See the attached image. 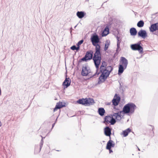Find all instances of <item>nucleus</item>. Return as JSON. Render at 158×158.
Returning <instances> with one entry per match:
<instances>
[{
  "instance_id": "1",
  "label": "nucleus",
  "mask_w": 158,
  "mask_h": 158,
  "mask_svg": "<svg viewBox=\"0 0 158 158\" xmlns=\"http://www.w3.org/2000/svg\"><path fill=\"white\" fill-rule=\"evenodd\" d=\"M101 38L96 32L93 33L91 36L90 41L92 45L95 47V52L94 56H101Z\"/></svg>"
},
{
  "instance_id": "2",
  "label": "nucleus",
  "mask_w": 158,
  "mask_h": 158,
  "mask_svg": "<svg viewBox=\"0 0 158 158\" xmlns=\"http://www.w3.org/2000/svg\"><path fill=\"white\" fill-rule=\"evenodd\" d=\"M102 60L101 56H94L93 60L94 65L96 68V72L93 75L90 77L86 79V80H89L91 78L96 76H98L100 73H106V68L101 66L99 68V66L101 64Z\"/></svg>"
},
{
  "instance_id": "3",
  "label": "nucleus",
  "mask_w": 158,
  "mask_h": 158,
  "mask_svg": "<svg viewBox=\"0 0 158 158\" xmlns=\"http://www.w3.org/2000/svg\"><path fill=\"white\" fill-rule=\"evenodd\" d=\"M137 108L135 105L132 102H129L126 104L123 108V110L120 111L123 115L125 114L129 115L130 114L133 113Z\"/></svg>"
},
{
  "instance_id": "4",
  "label": "nucleus",
  "mask_w": 158,
  "mask_h": 158,
  "mask_svg": "<svg viewBox=\"0 0 158 158\" xmlns=\"http://www.w3.org/2000/svg\"><path fill=\"white\" fill-rule=\"evenodd\" d=\"M128 61L127 59L124 57L122 56L120 57V64L118 65V74L121 75L124 72V70L127 68Z\"/></svg>"
},
{
  "instance_id": "5",
  "label": "nucleus",
  "mask_w": 158,
  "mask_h": 158,
  "mask_svg": "<svg viewBox=\"0 0 158 158\" xmlns=\"http://www.w3.org/2000/svg\"><path fill=\"white\" fill-rule=\"evenodd\" d=\"M77 103L85 106H89L95 103L94 100L91 98H80L77 101Z\"/></svg>"
},
{
  "instance_id": "6",
  "label": "nucleus",
  "mask_w": 158,
  "mask_h": 158,
  "mask_svg": "<svg viewBox=\"0 0 158 158\" xmlns=\"http://www.w3.org/2000/svg\"><path fill=\"white\" fill-rule=\"evenodd\" d=\"M143 46L141 41H139L136 43L131 44L130 47L132 50L138 51L140 54H142L143 53Z\"/></svg>"
},
{
  "instance_id": "7",
  "label": "nucleus",
  "mask_w": 158,
  "mask_h": 158,
  "mask_svg": "<svg viewBox=\"0 0 158 158\" xmlns=\"http://www.w3.org/2000/svg\"><path fill=\"white\" fill-rule=\"evenodd\" d=\"M113 114H110L107 116H109V117H110L112 120L114 121L115 124L116 122V119L117 118H120L119 120H120L123 116V115L122 112H120V111H116V112H114L113 111Z\"/></svg>"
},
{
  "instance_id": "8",
  "label": "nucleus",
  "mask_w": 158,
  "mask_h": 158,
  "mask_svg": "<svg viewBox=\"0 0 158 158\" xmlns=\"http://www.w3.org/2000/svg\"><path fill=\"white\" fill-rule=\"evenodd\" d=\"M109 75L110 73L109 72L104 73H101L98 78V81L96 85H99L104 82L109 77Z\"/></svg>"
},
{
  "instance_id": "9",
  "label": "nucleus",
  "mask_w": 158,
  "mask_h": 158,
  "mask_svg": "<svg viewBox=\"0 0 158 158\" xmlns=\"http://www.w3.org/2000/svg\"><path fill=\"white\" fill-rule=\"evenodd\" d=\"M121 100V97L119 94H115L112 100L113 107L115 109V106H118Z\"/></svg>"
},
{
  "instance_id": "10",
  "label": "nucleus",
  "mask_w": 158,
  "mask_h": 158,
  "mask_svg": "<svg viewBox=\"0 0 158 158\" xmlns=\"http://www.w3.org/2000/svg\"><path fill=\"white\" fill-rule=\"evenodd\" d=\"M65 78L62 83V85L63 86L64 89L67 88L70 85L71 83V80L69 77H67V71H66L65 73Z\"/></svg>"
},
{
  "instance_id": "11",
  "label": "nucleus",
  "mask_w": 158,
  "mask_h": 158,
  "mask_svg": "<svg viewBox=\"0 0 158 158\" xmlns=\"http://www.w3.org/2000/svg\"><path fill=\"white\" fill-rule=\"evenodd\" d=\"M112 128L111 127L108 126H106L104 129V135L109 137V139H111V135L112 134L111 130Z\"/></svg>"
},
{
  "instance_id": "12",
  "label": "nucleus",
  "mask_w": 158,
  "mask_h": 158,
  "mask_svg": "<svg viewBox=\"0 0 158 158\" xmlns=\"http://www.w3.org/2000/svg\"><path fill=\"white\" fill-rule=\"evenodd\" d=\"M93 54L94 52L93 51L91 50H90L86 52L84 57L88 61L92 59H93L94 57V56L93 57Z\"/></svg>"
},
{
  "instance_id": "13",
  "label": "nucleus",
  "mask_w": 158,
  "mask_h": 158,
  "mask_svg": "<svg viewBox=\"0 0 158 158\" xmlns=\"http://www.w3.org/2000/svg\"><path fill=\"white\" fill-rule=\"evenodd\" d=\"M90 72L89 67L83 66L81 71V75L83 76H87Z\"/></svg>"
},
{
  "instance_id": "14",
  "label": "nucleus",
  "mask_w": 158,
  "mask_h": 158,
  "mask_svg": "<svg viewBox=\"0 0 158 158\" xmlns=\"http://www.w3.org/2000/svg\"><path fill=\"white\" fill-rule=\"evenodd\" d=\"M138 36L144 39L148 36V34L146 31L144 30L141 29L138 32Z\"/></svg>"
},
{
  "instance_id": "15",
  "label": "nucleus",
  "mask_w": 158,
  "mask_h": 158,
  "mask_svg": "<svg viewBox=\"0 0 158 158\" xmlns=\"http://www.w3.org/2000/svg\"><path fill=\"white\" fill-rule=\"evenodd\" d=\"M104 120L103 121V123H105L106 125H107L109 124L110 123L111 125H114L115 124L114 121L112 120L110 117L109 116H106L104 118Z\"/></svg>"
},
{
  "instance_id": "16",
  "label": "nucleus",
  "mask_w": 158,
  "mask_h": 158,
  "mask_svg": "<svg viewBox=\"0 0 158 158\" xmlns=\"http://www.w3.org/2000/svg\"><path fill=\"white\" fill-rule=\"evenodd\" d=\"M66 103L64 102H59L57 103L55 106V107L54 108V112L55 111L58 109H60L63 107H66Z\"/></svg>"
},
{
  "instance_id": "17",
  "label": "nucleus",
  "mask_w": 158,
  "mask_h": 158,
  "mask_svg": "<svg viewBox=\"0 0 158 158\" xmlns=\"http://www.w3.org/2000/svg\"><path fill=\"white\" fill-rule=\"evenodd\" d=\"M149 29L150 31L152 33L158 30V22L151 24Z\"/></svg>"
},
{
  "instance_id": "18",
  "label": "nucleus",
  "mask_w": 158,
  "mask_h": 158,
  "mask_svg": "<svg viewBox=\"0 0 158 158\" xmlns=\"http://www.w3.org/2000/svg\"><path fill=\"white\" fill-rule=\"evenodd\" d=\"M114 35L117 40V45H120L121 39V35L119 33V32L118 29L116 30V32L114 34Z\"/></svg>"
},
{
  "instance_id": "19",
  "label": "nucleus",
  "mask_w": 158,
  "mask_h": 158,
  "mask_svg": "<svg viewBox=\"0 0 158 158\" xmlns=\"http://www.w3.org/2000/svg\"><path fill=\"white\" fill-rule=\"evenodd\" d=\"M110 29L108 26H106L103 31H102L101 33L102 37H105L106 36L110 33Z\"/></svg>"
},
{
  "instance_id": "20",
  "label": "nucleus",
  "mask_w": 158,
  "mask_h": 158,
  "mask_svg": "<svg viewBox=\"0 0 158 158\" xmlns=\"http://www.w3.org/2000/svg\"><path fill=\"white\" fill-rule=\"evenodd\" d=\"M86 13L84 11H78L76 13L77 16L79 19L83 18L85 15Z\"/></svg>"
},
{
  "instance_id": "21",
  "label": "nucleus",
  "mask_w": 158,
  "mask_h": 158,
  "mask_svg": "<svg viewBox=\"0 0 158 158\" xmlns=\"http://www.w3.org/2000/svg\"><path fill=\"white\" fill-rule=\"evenodd\" d=\"M115 146V143L111 139H110V140L107 142L106 148H112L114 147Z\"/></svg>"
},
{
  "instance_id": "22",
  "label": "nucleus",
  "mask_w": 158,
  "mask_h": 158,
  "mask_svg": "<svg viewBox=\"0 0 158 158\" xmlns=\"http://www.w3.org/2000/svg\"><path fill=\"white\" fill-rule=\"evenodd\" d=\"M130 33L131 35L133 36H135L138 33L136 29L134 27H131L130 29Z\"/></svg>"
},
{
  "instance_id": "23",
  "label": "nucleus",
  "mask_w": 158,
  "mask_h": 158,
  "mask_svg": "<svg viewBox=\"0 0 158 158\" xmlns=\"http://www.w3.org/2000/svg\"><path fill=\"white\" fill-rule=\"evenodd\" d=\"M98 112L100 116H103L104 115L106 112L103 108L100 107L98 109Z\"/></svg>"
},
{
  "instance_id": "24",
  "label": "nucleus",
  "mask_w": 158,
  "mask_h": 158,
  "mask_svg": "<svg viewBox=\"0 0 158 158\" xmlns=\"http://www.w3.org/2000/svg\"><path fill=\"white\" fill-rule=\"evenodd\" d=\"M131 130L130 128H128L123 131L122 134L124 137H126L128 135V134L131 132Z\"/></svg>"
},
{
  "instance_id": "25",
  "label": "nucleus",
  "mask_w": 158,
  "mask_h": 158,
  "mask_svg": "<svg viewBox=\"0 0 158 158\" xmlns=\"http://www.w3.org/2000/svg\"><path fill=\"white\" fill-rule=\"evenodd\" d=\"M40 147L38 145H35V147L34 153L37 154L39 153L40 151Z\"/></svg>"
},
{
  "instance_id": "26",
  "label": "nucleus",
  "mask_w": 158,
  "mask_h": 158,
  "mask_svg": "<svg viewBox=\"0 0 158 158\" xmlns=\"http://www.w3.org/2000/svg\"><path fill=\"white\" fill-rule=\"evenodd\" d=\"M113 68L111 66H109L107 67L106 68V73L109 72L110 74L111 72L113 71Z\"/></svg>"
},
{
  "instance_id": "27",
  "label": "nucleus",
  "mask_w": 158,
  "mask_h": 158,
  "mask_svg": "<svg viewBox=\"0 0 158 158\" xmlns=\"http://www.w3.org/2000/svg\"><path fill=\"white\" fill-rule=\"evenodd\" d=\"M144 25V21L143 20H140L138 22L137 25L139 27H142Z\"/></svg>"
},
{
  "instance_id": "28",
  "label": "nucleus",
  "mask_w": 158,
  "mask_h": 158,
  "mask_svg": "<svg viewBox=\"0 0 158 158\" xmlns=\"http://www.w3.org/2000/svg\"><path fill=\"white\" fill-rule=\"evenodd\" d=\"M117 45V48L116 49V52H115V54H116L117 55L121 50V49L120 48V45Z\"/></svg>"
},
{
  "instance_id": "29",
  "label": "nucleus",
  "mask_w": 158,
  "mask_h": 158,
  "mask_svg": "<svg viewBox=\"0 0 158 158\" xmlns=\"http://www.w3.org/2000/svg\"><path fill=\"white\" fill-rule=\"evenodd\" d=\"M107 65V64L106 62L105 61H103L102 62V64L101 66V68L102 67H104V68H106V67Z\"/></svg>"
},
{
  "instance_id": "30",
  "label": "nucleus",
  "mask_w": 158,
  "mask_h": 158,
  "mask_svg": "<svg viewBox=\"0 0 158 158\" xmlns=\"http://www.w3.org/2000/svg\"><path fill=\"white\" fill-rule=\"evenodd\" d=\"M82 61H85V62L87 61L84 56L82 58L78 60V64H79L80 63H81Z\"/></svg>"
},
{
  "instance_id": "31",
  "label": "nucleus",
  "mask_w": 158,
  "mask_h": 158,
  "mask_svg": "<svg viewBox=\"0 0 158 158\" xmlns=\"http://www.w3.org/2000/svg\"><path fill=\"white\" fill-rule=\"evenodd\" d=\"M42 137V139L40 144V149H41L43 145L44 141L43 140V137L41 135L40 136Z\"/></svg>"
},
{
  "instance_id": "32",
  "label": "nucleus",
  "mask_w": 158,
  "mask_h": 158,
  "mask_svg": "<svg viewBox=\"0 0 158 158\" xmlns=\"http://www.w3.org/2000/svg\"><path fill=\"white\" fill-rule=\"evenodd\" d=\"M110 45L109 43L107 44L105 43V47L104 48V50L105 51H106L109 48V45Z\"/></svg>"
},
{
  "instance_id": "33",
  "label": "nucleus",
  "mask_w": 158,
  "mask_h": 158,
  "mask_svg": "<svg viewBox=\"0 0 158 158\" xmlns=\"http://www.w3.org/2000/svg\"><path fill=\"white\" fill-rule=\"evenodd\" d=\"M84 41V40L83 39L81 40L78 42V43L76 45L80 46V45L81 44L83 43Z\"/></svg>"
},
{
  "instance_id": "34",
  "label": "nucleus",
  "mask_w": 158,
  "mask_h": 158,
  "mask_svg": "<svg viewBox=\"0 0 158 158\" xmlns=\"http://www.w3.org/2000/svg\"><path fill=\"white\" fill-rule=\"evenodd\" d=\"M76 46L74 45H73L71 47H70V49L73 50H76Z\"/></svg>"
},
{
  "instance_id": "35",
  "label": "nucleus",
  "mask_w": 158,
  "mask_h": 158,
  "mask_svg": "<svg viewBox=\"0 0 158 158\" xmlns=\"http://www.w3.org/2000/svg\"><path fill=\"white\" fill-rule=\"evenodd\" d=\"M120 109H119V108H116V107L115 106V109L114 108H113V111L114 112H116V111H120Z\"/></svg>"
},
{
  "instance_id": "36",
  "label": "nucleus",
  "mask_w": 158,
  "mask_h": 158,
  "mask_svg": "<svg viewBox=\"0 0 158 158\" xmlns=\"http://www.w3.org/2000/svg\"><path fill=\"white\" fill-rule=\"evenodd\" d=\"M123 87H119V89L121 91H122V93L123 94V93L124 90L123 89Z\"/></svg>"
},
{
  "instance_id": "37",
  "label": "nucleus",
  "mask_w": 158,
  "mask_h": 158,
  "mask_svg": "<svg viewBox=\"0 0 158 158\" xmlns=\"http://www.w3.org/2000/svg\"><path fill=\"white\" fill-rule=\"evenodd\" d=\"M77 47L76 46V51L77 52H78L79 51V50L80 49V46H78V45H77Z\"/></svg>"
},
{
  "instance_id": "38",
  "label": "nucleus",
  "mask_w": 158,
  "mask_h": 158,
  "mask_svg": "<svg viewBox=\"0 0 158 158\" xmlns=\"http://www.w3.org/2000/svg\"><path fill=\"white\" fill-rule=\"evenodd\" d=\"M111 148H106V149H107V150H109V153H112L113 152V151L111 149Z\"/></svg>"
},
{
  "instance_id": "39",
  "label": "nucleus",
  "mask_w": 158,
  "mask_h": 158,
  "mask_svg": "<svg viewBox=\"0 0 158 158\" xmlns=\"http://www.w3.org/2000/svg\"><path fill=\"white\" fill-rule=\"evenodd\" d=\"M153 35H158V32L157 31H155V32H153Z\"/></svg>"
},
{
  "instance_id": "40",
  "label": "nucleus",
  "mask_w": 158,
  "mask_h": 158,
  "mask_svg": "<svg viewBox=\"0 0 158 158\" xmlns=\"http://www.w3.org/2000/svg\"><path fill=\"white\" fill-rule=\"evenodd\" d=\"M105 104L107 105H110L111 104V102H106Z\"/></svg>"
},
{
  "instance_id": "41",
  "label": "nucleus",
  "mask_w": 158,
  "mask_h": 158,
  "mask_svg": "<svg viewBox=\"0 0 158 158\" xmlns=\"http://www.w3.org/2000/svg\"><path fill=\"white\" fill-rule=\"evenodd\" d=\"M55 123H53L52 124V128L54 127V125H55Z\"/></svg>"
},
{
  "instance_id": "42",
  "label": "nucleus",
  "mask_w": 158,
  "mask_h": 158,
  "mask_svg": "<svg viewBox=\"0 0 158 158\" xmlns=\"http://www.w3.org/2000/svg\"><path fill=\"white\" fill-rule=\"evenodd\" d=\"M70 33H71V32H72V30H73L72 27H71L70 28Z\"/></svg>"
},
{
  "instance_id": "43",
  "label": "nucleus",
  "mask_w": 158,
  "mask_h": 158,
  "mask_svg": "<svg viewBox=\"0 0 158 158\" xmlns=\"http://www.w3.org/2000/svg\"><path fill=\"white\" fill-rule=\"evenodd\" d=\"M117 55L116 54H115V53L114 54V56H113V58H115V55Z\"/></svg>"
},
{
  "instance_id": "44",
  "label": "nucleus",
  "mask_w": 158,
  "mask_h": 158,
  "mask_svg": "<svg viewBox=\"0 0 158 158\" xmlns=\"http://www.w3.org/2000/svg\"><path fill=\"white\" fill-rule=\"evenodd\" d=\"M119 87L123 86L122 85H121V83L120 82H119Z\"/></svg>"
},
{
  "instance_id": "45",
  "label": "nucleus",
  "mask_w": 158,
  "mask_h": 158,
  "mask_svg": "<svg viewBox=\"0 0 158 158\" xmlns=\"http://www.w3.org/2000/svg\"><path fill=\"white\" fill-rule=\"evenodd\" d=\"M58 118V117H57V118H56V119L55 121V123H56V122L57 121Z\"/></svg>"
},
{
  "instance_id": "46",
  "label": "nucleus",
  "mask_w": 158,
  "mask_h": 158,
  "mask_svg": "<svg viewBox=\"0 0 158 158\" xmlns=\"http://www.w3.org/2000/svg\"><path fill=\"white\" fill-rule=\"evenodd\" d=\"M150 126L152 127V130L153 131V129L154 128V127H153V126H151V125H150Z\"/></svg>"
},
{
  "instance_id": "47",
  "label": "nucleus",
  "mask_w": 158,
  "mask_h": 158,
  "mask_svg": "<svg viewBox=\"0 0 158 158\" xmlns=\"http://www.w3.org/2000/svg\"><path fill=\"white\" fill-rule=\"evenodd\" d=\"M2 125V124L1 123V121H0V127Z\"/></svg>"
},
{
  "instance_id": "48",
  "label": "nucleus",
  "mask_w": 158,
  "mask_h": 158,
  "mask_svg": "<svg viewBox=\"0 0 158 158\" xmlns=\"http://www.w3.org/2000/svg\"><path fill=\"white\" fill-rule=\"evenodd\" d=\"M137 148H138V151H140V149H139V148H138V147H137Z\"/></svg>"
},
{
  "instance_id": "49",
  "label": "nucleus",
  "mask_w": 158,
  "mask_h": 158,
  "mask_svg": "<svg viewBox=\"0 0 158 158\" xmlns=\"http://www.w3.org/2000/svg\"><path fill=\"white\" fill-rule=\"evenodd\" d=\"M77 24L74 27V28H75L77 26Z\"/></svg>"
},
{
  "instance_id": "50",
  "label": "nucleus",
  "mask_w": 158,
  "mask_h": 158,
  "mask_svg": "<svg viewBox=\"0 0 158 158\" xmlns=\"http://www.w3.org/2000/svg\"><path fill=\"white\" fill-rule=\"evenodd\" d=\"M45 137H43V139H45Z\"/></svg>"
},
{
  "instance_id": "51",
  "label": "nucleus",
  "mask_w": 158,
  "mask_h": 158,
  "mask_svg": "<svg viewBox=\"0 0 158 158\" xmlns=\"http://www.w3.org/2000/svg\"><path fill=\"white\" fill-rule=\"evenodd\" d=\"M56 151H60L59 150H56Z\"/></svg>"
},
{
  "instance_id": "52",
  "label": "nucleus",
  "mask_w": 158,
  "mask_h": 158,
  "mask_svg": "<svg viewBox=\"0 0 158 158\" xmlns=\"http://www.w3.org/2000/svg\"><path fill=\"white\" fill-rule=\"evenodd\" d=\"M88 0H85V1H88Z\"/></svg>"
},
{
  "instance_id": "53",
  "label": "nucleus",
  "mask_w": 158,
  "mask_h": 158,
  "mask_svg": "<svg viewBox=\"0 0 158 158\" xmlns=\"http://www.w3.org/2000/svg\"><path fill=\"white\" fill-rule=\"evenodd\" d=\"M113 135H114V132L113 133Z\"/></svg>"
},
{
  "instance_id": "54",
  "label": "nucleus",
  "mask_w": 158,
  "mask_h": 158,
  "mask_svg": "<svg viewBox=\"0 0 158 158\" xmlns=\"http://www.w3.org/2000/svg\"><path fill=\"white\" fill-rule=\"evenodd\" d=\"M153 133L154 134V131H153Z\"/></svg>"
}]
</instances>
